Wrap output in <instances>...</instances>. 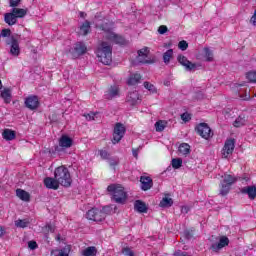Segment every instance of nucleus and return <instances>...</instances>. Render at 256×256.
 I'll return each instance as SVG.
<instances>
[{
	"instance_id": "obj_1",
	"label": "nucleus",
	"mask_w": 256,
	"mask_h": 256,
	"mask_svg": "<svg viewBox=\"0 0 256 256\" xmlns=\"http://www.w3.org/2000/svg\"><path fill=\"white\" fill-rule=\"evenodd\" d=\"M102 31H104V39L106 41H102L97 50L96 55L103 65H110L111 61H113V49L111 48V43H116L117 45H125V38L120 35L115 34L111 28H107L105 26L101 27Z\"/></svg>"
},
{
	"instance_id": "obj_2",
	"label": "nucleus",
	"mask_w": 256,
	"mask_h": 256,
	"mask_svg": "<svg viewBox=\"0 0 256 256\" xmlns=\"http://www.w3.org/2000/svg\"><path fill=\"white\" fill-rule=\"evenodd\" d=\"M54 177L62 187H71V173L65 166H59L54 171Z\"/></svg>"
},
{
	"instance_id": "obj_3",
	"label": "nucleus",
	"mask_w": 256,
	"mask_h": 256,
	"mask_svg": "<svg viewBox=\"0 0 256 256\" xmlns=\"http://www.w3.org/2000/svg\"><path fill=\"white\" fill-rule=\"evenodd\" d=\"M107 191L111 193L113 200L116 203H125L127 201V192L125 188L119 184H111L108 186Z\"/></svg>"
},
{
	"instance_id": "obj_4",
	"label": "nucleus",
	"mask_w": 256,
	"mask_h": 256,
	"mask_svg": "<svg viewBox=\"0 0 256 256\" xmlns=\"http://www.w3.org/2000/svg\"><path fill=\"white\" fill-rule=\"evenodd\" d=\"M237 176H233L231 174H224L222 176V180L220 181V195L225 197V195H229V191H231V187L237 183Z\"/></svg>"
},
{
	"instance_id": "obj_5",
	"label": "nucleus",
	"mask_w": 256,
	"mask_h": 256,
	"mask_svg": "<svg viewBox=\"0 0 256 256\" xmlns=\"http://www.w3.org/2000/svg\"><path fill=\"white\" fill-rule=\"evenodd\" d=\"M150 50L147 47H144L138 50V56L136 58L137 63H141L142 65L148 64L151 65L155 63V59L149 57Z\"/></svg>"
},
{
	"instance_id": "obj_6",
	"label": "nucleus",
	"mask_w": 256,
	"mask_h": 256,
	"mask_svg": "<svg viewBox=\"0 0 256 256\" xmlns=\"http://www.w3.org/2000/svg\"><path fill=\"white\" fill-rule=\"evenodd\" d=\"M69 53L73 59H77L78 57H81V55L87 53V46L83 42H78L69 50Z\"/></svg>"
},
{
	"instance_id": "obj_7",
	"label": "nucleus",
	"mask_w": 256,
	"mask_h": 256,
	"mask_svg": "<svg viewBox=\"0 0 256 256\" xmlns=\"http://www.w3.org/2000/svg\"><path fill=\"white\" fill-rule=\"evenodd\" d=\"M105 217V212L97 208H92L86 213V219H89V221H103Z\"/></svg>"
},
{
	"instance_id": "obj_8",
	"label": "nucleus",
	"mask_w": 256,
	"mask_h": 256,
	"mask_svg": "<svg viewBox=\"0 0 256 256\" xmlns=\"http://www.w3.org/2000/svg\"><path fill=\"white\" fill-rule=\"evenodd\" d=\"M125 126L121 123H117L114 127L112 143L115 145L123 139L125 136Z\"/></svg>"
},
{
	"instance_id": "obj_9",
	"label": "nucleus",
	"mask_w": 256,
	"mask_h": 256,
	"mask_svg": "<svg viewBox=\"0 0 256 256\" xmlns=\"http://www.w3.org/2000/svg\"><path fill=\"white\" fill-rule=\"evenodd\" d=\"M233 151H235V140L233 139L226 140L221 152L223 159H229V157L233 155Z\"/></svg>"
},
{
	"instance_id": "obj_10",
	"label": "nucleus",
	"mask_w": 256,
	"mask_h": 256,
	"mask_svg": "<svg viewBox=\"0 0 256 256\" xmlns=\"http://www.w3.org/2000/svg\"><path fill=\"white\" fill-rule=\"evenodd\" d=\"M196 131L203 139H209L213 137V132L207 123H201L196 127Z\"/></svg>"
},
{
	"instance_id": "obj_11",
	"label": "nucleus",
	"mask_w": 256,
	"mask_h": 256,
	"mask_svg": "<svg viewBox=\"0 0 256 256\" xmlns=\"http://www.w3.org/2000/svg\"><path fill=\"white\" fill-rule=\"evenodd\" d=\"M177 61L186 71H195L197 69V64L189 61L186 56L178 55Z\"/></svg>"
},
{
	"instance_id": "obj_12",
	"label": "nucleus",
	"mask_w": 256,
	"mask_h": 256,
	"mask_svg": "<svg viewBox=\"0 0 256 256\" xmlns=\"http://www.w3.org/2000/svg\"><path fill=\"white\" fill-rule=\"evenodd\" d=\"M8 45H10L9 54L12 55V57H19V55H21V47H19V41L17 39L12 37Z\"/></svg>"
},
{
	"instance_id": "obj_13",
	"label": "nucleus",
	"mask_w": 256,
	"mask_h": 256,
	"mask_svg": "<svg viewBox=\"0 0 256 256\" xmlns=\"http://www.w3.org/2000/svg\"><path fill=\"white\" fill-rule=\"evenodd\" d=\"M126 100L127 103H129L132 106L139 105V103H141V96L137 91L129 92V94L126 97Z\"/></svg>"
},
{
	"instance_id": "obj_14",
	"label": "nucleus",
	"mask_w": 256,
	"mask_h": 256,
	"mask_svg": "<svg viewBox=\"0 0 256 256\" xmlns=\"http://www.w3.org/2000/svg\"><path fill=\"white\" fill-rule=\"evenodd\" d=\"M227 245H229V238H227L226 236H222L220 237L218 243H214L211 245V249L212 251L217 253V251H221V249H223V247H227Z\"/></svg>"
},
{
	"instance_id": "obj_15",
	"label": "nucleus",
	"mask_w": 256,
	"mask_h": 256,
	"mask_svg": "<svg viewBox=\"0 0 256 256\" xmlns=\"http://www.w3.org/2000/svg\"><path fill=\"white\" fill-rule=\"evenodd\" d=\"M25 105L28 109L34 111V109L39 107V98L37 96H29L25 100Z\"/></svg>"
},
{
	"instance_id": "obj_16",
	"label": "nucleus",
	"mask_w": 256,
	"mask_h": 256,
	"mask_svg": "<svg viewBox=\"0 0 256 256\" xmlns=\"http://www.w3.org/2000/svg\"><path fill=\"white\" fill-rule=\"evenodd\" d=\"M71 253V245L67 244L63 248L51 251L50 256H69Z\"/></svg>"
},
{
	"instance_id": "obj_17",
	"label": "nucleus",
	"mask_w": 256,
	"mask_h": 256,
	"mask_svg": "<svg viewBox=\"0 0 256 256\" xmlns=\"http://www.w3.org/2000/svg\"><path fill=\"white\" fill-rule=\"evenodd\" d=\"M140 183L142 191H149L153 187V179L149 176H141Z\"/></svg>"
},
{
	"instance_id": "obj_18",
	"label": "nucleus",
	"mask_w": 256,
	"mask_h": 256,
	"mask_svg": "<svg viewBox=\"0 0 256 256\" xmlns=\"http://www.w3.org/2000/svg\"><path fill=\"white\" fill-rule=\"evenodd\" d=\"M44 185L45 187H47V189H53L54 191H57V189H59L60 184L54 176V178H51V177L45 178Z\"/></svg>"
},
{
	"instance_id": "obj_19",
	"label": "nucleus",
	"mask_w": 256,
	"mask_h": 256,
	"mask_svg": "<svg viewBox=\"0 0 256 256\" xmlns=\"http://www.w3.org/2000/svg\"><path fill=\"white\" fill-rule=\"evenodd\" d=\"M115 97H119V87L111 86L108 91L105 93V99L111 100L115 99Z\"/></svg>"
},
{
	"instance_id": "obj_20",
	"label": "nucleus",
	"mask_w": 256,
	"mask_h": 256,
	"mask_svg": "<svg viewBox=\"0 0 256 256\" xmlns=\"http://www.w3.org/2000/svg\"><path fill=\"white\" fill-rule=\"evenodd\" d=\"M59 145H60V147L69 149V147H71V145H73V140L69 136L63 135V136H61V138L59 140Z\"/></svg>"
},
{
	"instance_id": "obj_21",
	"label": "nucleus",
	"mask_w": 256,
	"mask_h": 256,
	"mask_svg": "<svg viewBox=\"0 0 256 256\" xmlns=\"http://www.w3.org/2000/svg\"><path fill=\"white\" fill-rule=\"evenodd\" d=\"M0 97L3 99L4 103H11L12 95H11V89L9 88H4L0 92Z\"/></svg>"
},
{
	"instance_id": "obj_22",
	"label": "nucleus",
	"mask_w": 256,
	"mask_h": 256,
	"mask_svg": "<svg viewBox=\"0 0 256 256\" xmlns=\"http://www.w3.org/2000/svg\"><path fill=\"white\" fill-rule=\"evenodd\" d=\"M16 196L18 199H21V201H25V202H29L31 199V195L29 194V192L23 189H17Z\"/></svg>"
},
{
	"instance_id": "obj_23",
	"label": "nucleus",
	"mask_w": 256,
	"mask_h": 256,
	"mask_svg": "<svg viewBox=\"0 0 256 256\" xmlns=\"http://www.w3.org/2000/svg\"><path fill=\"white\" fill-rule=\"evenodd\" d=\"M241 192L248 195L249 199H255V197H256V187L255 186L244 187V188H242Z\"/></svg>"
},
{
	"instance_id": "obj_24",
	"label": "nucleus",
	"mask_w": 256,
	"mask_h": 256,
	"mask_svg": "<svg viewBox=\"0 0 256 256\" xmlns=\"http://www.w3.org/2000/svg\"><path fill=\"white\" fill-rule=\"evenodd\" d=\"M27 8H13L11 12L14 14L16 19H23L27 15Z\"/></svg>"
},
{
	"instance_id": "obj_25",
	"label": "nucleus",
	"mask_w": 256,
	"mask_h": 256,
	"mask_svg": "<svg viewBox=\"0 0 256 256\" xmlns=\"http://www.w3.org/2000/svg\"><path fill=\"white\" fill-rule=\"evenodd\" d=\"M4 21L5 23H7V25H15V23H17V17L11 11L10 13H6L4 15Z\"/></svg>"
},
{
	"instance_id": "obj_26",
	"label": "nucleus",
	"mask_w": 256,
	"mask_h": 256,
	"mask_svg": "<svg viewBox=\"0 0 256 256\" xmlns=\"http://www.w3.org/2000/svg\"><path fill=\"white\" fill-rule=\"evenodd\" d=\"M134 209L138 211V213H147V205L141 200H137L134 203Z\"/></svg>"
},
{
	"instance_id": "obj_27",
	"label": "nucleus",
	"mask_w": 256,
	"mask_h": 256,
	"mask_svg": "<svg viewBox=\"0 0 256 256\" xmlns=\"http://www.w3.org/2000/svg\"><path fill=\"white\" fill-rule=\"evenodd\" d=\"M82 256H96L97 255V247L89 246L81 251Z\"/></svg>"
},
{
	"instance_id": "obj_28",
	"label": "nucleus",
	"mask_w": 256,
	"mask_h": 256,
	"mask_svg": "<svg viewBox=\"0 0 256 256\" xmlns=\"http://www.w3.org/2000/svg\"><path fill=\"white\" fill-rule=\"evenodd\" d=\"M2 137L6 141H13V139H15L16 137V134H15V131L11 129H5L2 133Z\"/></svg>"
},
{
	"instance_id": "obj_29",
	"label": "nucleus",
	"mask_w": 256,
	"mask_h": 256,
	"mask_svg": "<svg viewBox=\"0 0 256 256\" xmlns=\"http://www.w3.org/2000/svg\"><path fill=\"white\" fill-rule=\"evenodd\" d=\"M178 151L180 155H189L191 153V146L187 143L180 144Z\"/></svg>"
},
{
	"instance_id": "obj_30",
	"label": "nucleus",
	"mask_w": 256,
	"mask_h": 256,
	"mask_svg": "<svg viewBox=\"0 0 256 256\" xmlns=\"http://www.w3.org/2000/svg\"><path fill=\"white\" fill-rule=\"evenodd\" d=\"M140 81H141V74L135 73L128 78V85H138Z\"/></svg>"
},
{
	"instance_id": "obj_31",
	"label": "nucleus",
	"mask_w": 256,
	"mask_h": 256,
	"mask_svg": "<svg viewBox=\"0 0 256 256\" xmlns=\"http://www.w3.org/2000/svg\"><path fill=\"white\" fill-rule=\"evenodd\" d=\"M203 57L205 61L211 62L213 61V50L209 48H204L203 49Z\"/></svg>"
},
{
	"instance_id": "obj_32",
	"label": "nucleus",
	"mask_w": 256,
	"mask_h": 256,
	"mask_svg": "<svg viewBox=\"0 0 256 256\" xmlns=\"http://www.w3.org/2000/svg\"><path fill=\"white\" fill-rule=\"evenodd\" d=\"M173 58V49H169L167 50L164 54H163V61L166 65H169L171 59Z\"/></svg>"
},
{
	"instance_id": "obj_33",
	"label": "nucleus",
	"mask_w": 256,
	"mask_h": 256,
	"mask_svg": "<svg viewBox=\"0 0 256 256\" xmlns=\"http://www.w3.org/2000/svg\"><path fill=\"white\" fill-rule=\"evenodd\" d=\"M171 205H173V199L168 196L162 198L159 204L160 207H171Z\"/></svg>"
},
{
	"instance_id": "obj_34",
	"label": "nucleus",
	"mask_w": 256,
	"mask_h": 256,
	"mask_svg": "<svg viewBox=\"0 0 256 256\" xmlns=\"http://www.w3.org/2000/svg\"><path fill=\"white\" fill-rule=\"evenodd\" d=\"M90 29L91 24L89 23V21L84 22L83 25L80 27V35H87Z\"/></svg>"
},
{
	"instance_id": "obj_35",
	"label": "nucleus",
	"mask_w": 256,
	"mask_h": 256,
	"mask_svg": "<svg viewBox=\"0 0 256 256\" xmlns=\"http://www.w3.org/2000/svg\"><path fill=\"white\" fill-rule=\"evenodd\" d=\"M165 127H167V122L163 120H159L155 123V129L158 133H161V131L165 130Z\"/></svg>"
},
{
	"instance_id": "obj_36",
	"label": "nucleus",
	"mask_w": 256,
	"mask_h": 256,
	"mask_svg": "<svg viewBox=\"0 0 256 256\" xmlns=\"http://www.w3.org/2000/svg\"><path fill=\"white\" fill-rule=\"evenodd\" d=\"M183 165V160L181 158H174L172 159V167L173 169H180Z\"/></svg>"
},
{
	"instance_id": "obj_37",
	"label": "nucleus",
	"mask_w": 256,
	"mask_h": 256,
	"mask_svg": "<svg viewBox=\"0 0 256 256\" xmlns=\"http://www.w3.org/2000/svg\"><path fill=\"white\" fill-rule=\"evenodd\" d=\"M16 227H20L21 229H25V227H28L29 220H17L15 222Z\"/></svg>"
},
{
	"instance_id": "obj_38",
	"label": "nucleus",
	"mask_w": 256,
	"mask_h": 256,
	"mask_svg": "<svg viewBox=\"0 0 256 256\" xmlns=\"http://www.w3.org/2000/svg\"><path fill=\"white\" fill-rule=\"evenodd\" d=\"M246 78L250 83H256V71H251L246 74Z\"/></svg>"
},
{
	"instance_id": "obj_39",
	"label": "nucleus",
	"mask_w": 256,
	"mask_h": 256,
	"mask_svg": "<svg viewBox=\"0 0 256 256\" xmlns=\"http://www.w3.org/2000/svg\"><path fill=\"white\" fill-rule=\"evenodd\" d=\"M243 125H245V118H243V117H238L234 121V127H243Z\"/></svg>"
},
{
	"instance_id": "obj_40",
	"label": "nucleus",
	"mask_w": 256,
	"mask_h": 256,
	"mask_svg": "<svg viewBox=\"0 0 256 256\" xmlns=\"http://www.w3.org/2000/svg\"><path fill=\"white\" fill-rule=\"evenodd\" d=\"M144 87H145V89H147L151 93H155L157 91V89L155 88V85H153L149 82H144Z\"/></svg>"
},
{
	"instance_id": "obj_41",
	"label": "nucleus",
	"mask_w": 256,
	"mask_h": 256,
	"mask_svg": "<svg viewBox=\"0 0 256 256\" xmlns=\"http://www.w3.org/2000/svg\"><path fill=\"white\" fill-rule=\"evenodd\" d=\"M189 47V44L187 43V41L185 40H182L178 43V48L181 50V51H187V48Z\"/></svg>"
},
{
	"instance_id": "obj_42",
	"label": "nucleus",
	"mask_w": 256,
	"mask_h": 256,
	"mask_svg": "<svg viewBox=\"0 0 256 256\" xmlns=\"http://www.w3.org/2000/svg\"><path fill=\"white\" fill-rule=\"evenodd\" d=\"M122 253L125 256H135V253L133 252V250H131V248L129 247H125L122 249Z\"/></svg>"
},
{
	"instance_id": "obj_43",
	"label": "nucleus",
	"mask_w": 256,
	"mask_h": 256,
	"mask_svg": "<svg viewBox=\"0 0 256 256\" xmlns=\"http://www.w3.org/2000/svg\"><path fill=\"white\" fill-rule=\"evenodd\" d=\"M84 117L87 121H95V117H97V113L90 112L88 114H84Z\"/></svg>"
},
{
	"instance_id": "obj_44",
	"label": "nucleus",
	"mask_w": 256,
	"mask_h": 256,
	"mask_svg": "<svg viewBox=\"0 0 256 256\" xmlns=\"http://www.w3.org/2000/svg\"><path fill=\"white\" fill-rule=\"evenodd\" d=\"M181 119H182V121H184V123H187V122L191 121V114H189L187 112L183 113L181 115Z\"/></svg>"
},
{
	"instance_id": "obj_45",
	"label": "nucleus",
	"mask_w": 256,
	"mask_h": 256,
	"mask_svg": "<svg viewBox=\"0 0 256 256\" xmlns=\"http://www.w3.org/2000/svg\"><path fill=\"white\" fill-rule=\"evenodd\" d=\"M99 155L101 159H109V152L106 150H99Z\"/></svg>"
},
{
	"instance_id": "obj_46",
	"label": "nucleus",
	"mask_w": 256,
	"mask_h": 256,
	"mask_svg": "<svg viewBox=\"0 0 256 256\" xmlns=\"http://www.w3.org/2000/svg\"><path fill=\"white\" fill-rule=\"evenodd\" d=\"M168 29H167V26L165 25H162L158 28V33L160 35H165V33H167Z\"/></svg>"
},
{
	"instance_id": "obj_47",
	"label": "nucleus",
	"mask_w": 256,
	"mask_h": 256,
	"mask_svg": "<svg viewBox=\"0 0 256 256\" xmlns=\"http://www.w3.org/2000/svg\"><path fill=\"white\" fill-rule=\"evenodd\" d=\"M11 35L10 29H3L1 32V37H9Z\"/></svg>"
},
{
	"instance_id": "obj_48",
	"label": "nucleus",
	"mask_w": 256,
	"mask_h": 256,
	"mask_svg": "<svg viewBox=\"0 0 256 256\" xmlns=\"http://www.w3.org/2000/svg\"><path fill=\"white\" fill-rule=\"evenodd\" d=\"M21 0H10V7L17 8Z\"/></svg>"
},
{
	"instance_id": "obj_49",
	"label": "nucleus",
	"mask_w": 256,
	"mask_h": 256,
	"mask_svg": "<svg viewBox=\"0 0 256 256\" xmlns=\"http://www.w3.org/2000/svg\"><path fill=\"white\" fill-rule=\"evenodd\" d=\"M28 247H29V249H32V250L37 249V242H35V241L28 242Z\"/></svg>"
},
{
	"instance_id": "obj_50",
	"label": "nucleus",
	"mask_w": 256,
	"mask_h": 256,
	"mask_svg": "<svg viewBox=\"0 0 256 256\" xmlns=\"http://www.w3.org/2000/svg\"><path fill=\"white\" fill-rule=\"evenodd\" d=\"M132 155H133V157H135L137 159V157H139V149H133Z\"/></svg>"
},
{
	"instance_id": "obj_51",
	"label": "nucleus",
	"mask_w": 256,
	"mask_h": 256,
	"mask_svg": "<svg viewBox=\"0 0 256 256\" xmlns=\"http://www.w3.org/2000/svg\"><path fill=\"white\" fill-rule=\"evenodd\" d=\"M174 256H189V255H187L185 252L178 251L174 253Z\"/></svg>"
},
{
	"instance_id": "obj_52",
	"label": "nucleus",
	"mask_w": 256,
	"mask_h": 256,
	"mask_svg": "<svg viewBox=\"0 0 256 256\" xmlns=\"http://www.w3.org/2000/svg\"><path fill=\"white\" fill-rule=\"evenodd\" d=\"M46 229H47V231H50V233H53V231H55V229L53 228V226H51V224H48L46 226Z\"/></svg>"
},
{
	"instance_id": "obj_53",
	"label": "nucleus",
	"mask_w": 256,
	"mask_h": 256,
	"mask_svg": "<svg viewBox=\"0 0 256 256\" xmlns=\"http://www.w3.org/2000/svg\"><path fill=\"white\" fill-rule=\"evenodd\" d=\"M251 22L253 25H256V12H254V15L251 17Z\"/></svg>"
},
{
	"instance_id": "obj_54",
	"label": "nucleus",
	"mask_w": 256,
	"mask_h": 256,
	"mask_svg": "<svg viewBox=\"0 0 256 256\" xmlns=\"http://www.w3.org/2000/svg\"><path fill=\"white\" fill-rule=\"evenodd\" d=\"M164 85H165L166 87H170V86H171V81H170V80H165V81H164Z\"/></svg>"
},
{
	"instance_id": "obj_55",
	"label": "nucleus",
	"mask_w": 256,
	"mask_h": 256,
	"mask_svg": "<svg viewBox=\"0 0 256 256\" xmlns=\"http://www.w3.org/2000/svg\"><path fill=\"white\" fill-rule=\"evenodd\" d=\"M181 211H182V213H188L189 208H187L186 206H183Z\"/></svg>"
},
{
	"instance_id": "obj_56",
	"label": "nucleus",
	"mask_w": 256,
	"mask_h": 256,
	"mask_svg": "<svg viewBox=\"0 0 256 256\" xmlns=\"http://www.w3.org/2000/svg\"><path fill=\"white\" fill-rule=\"evenodd\" d=\"M3 235H5V230L3 227H0V237H3Z\"/></svg>"
},
{
	"instance_id": "obj_57",
	"label": "nucleus",
	"mask_w": 256,
	"mask_h": 256,
	"mask_svg": "<svg viewBox=\"0 0 256 256\" xmlns=\"http://www.w3.org/2000/svg\"><path fill=\"white\" fill-rule=\"evenodd\" d=\"M79 15L80 17H82V19H85V17H87V14H85V12H80Z\"/></svg>"
},
{
	"instance_id": "obj_58",
	"label": "nucleus",
	"mask_w": 256,
	"mask_h": 256,
	"mask_svg": "<svg viewBox=\"0 0 256 256\" xmlns=\"http://www.w3.org/2000/svg\"><path fill=\"white\" fill-rule=\"evenodd\" d=\"M110 165H112V166L117 165V160H115V161H110Z\"/></svg>"
},
{
	"instance_id": "obj_59",
	"label": "nucleus",
	"mask_w": 256,
	"mask_h": 256,
	"mask_svg": "<svg viewBox=\"0 0 256 256\" xmlns=\"http://www.w3.org/2000/svg\"><path fill=\"white\" fill-rule=\"evenodd\" d=\"M56 240H57V241H61V235H58V236L56 237Z\"/></svg>"
},
{
	"instance_id": "obj_60",
	"label": "nucleus",
	"mask_w": 256,
	"mask_h": 256,
	"mask_svg": "<svg viewBox=\"0 0 256 256\" xmlns=\"http://www.w3.org/2000/svg\"><path fill=\"white\" fill-rule=\"evenodd\" d=\"M0 89H3V82L0 80Z\"/></svg>"
}]
</instances>
